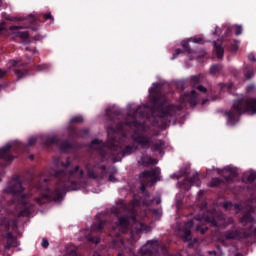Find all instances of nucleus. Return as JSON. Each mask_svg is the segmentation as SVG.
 Instances as JSON below:
<instances>
[{
	"mask_svg": "<svg viewBox=\"0 0 256 256\" xmlns=\"http://www.w3.org/2000/svg\"><path fill=\"white\" fill-rule=\"evenodd\" d=\"M48 143L52 144V143H57V137H51L49 140H48Z\"/></svg>",
	"mask_w": 256,
	"mask_h": 256,
	"instance_id": "nucleus-43",
	"label": "nucleus"
},
{
	"mask_svg": "<svg viewBox=\"0 0 256 256\" xmlns=\"http://www.w3.org/2000/svg\"><path fill=\"white\" fill-rule=\"evenodd\" d=\"M157 203H161V200H160V199H158V200H157Z\"/></svg>",
	"mask_w": 256,
	"mask_h": 256,
	"instance_id": "nucleus-62",
	"label": "nucleus"
},
{
	"mask_svg": "<svg viewBox=\"0 0 256 256\" xmlns=\"http://www.w3.org/2000/svg\"><path fill=\"white\" fill-rule=\"evenodd\" d=\"M118 256H121V254H119Z\"/></svg>",
	"mask_w": 256,
	"mask_h": 256,
	"instance_id": "nucleus-64",
	"label": "nucleus"
},
{
	"mask_svg": "<svg viewBox=\"0 0 256 256\" xmlns=\"http://www.w3.org/2000/svg\"><path fill=\"white\" fill-rule=\"evenodd\" d=\"M177 55H181V49H177L174 56L172 57V59H175V57H177Z\"/></svg>",
	"mask_w": 256,
	"mask_h": 256,
	"instance_id": "nucleus-46",
	"label": "nucleus"
},
{
	"mask_svg": "<svg viewBox=\"0 0 256 256\" xmlns=\"http://www.w3.org/2000/svg\"><path fill=\"white\" fill-rule=\"evenodd\" d=\"M165 147V143H163L161 140H157L154 144H153V151H159L161 153V151H163Z\"/></svg>",
	"mask_w": 256,
	"mask_h": 256,
	"instance_id": "nucleus-20",
	"label": "nucleus"
},
{
	"mask_svg": "<svg viewBox=\"0 0 256 256\" xmlns=\"http://www.w3.org/2000/svg\"><path fill=\"white\" fill-rule=\"evenodd\" d=\"M7 75V70L0 69V79H3Z\"/></svg>",
	"mask_w": 256,
	"mask_h": 256,
	"instance_id": "nucleus-42",
	"label": "nucleus"
},
{
	"mask_svg": "<svg viewBox=\"0 0 256 256\" xmlns=\"http://www.w3.org/2000/svg\"><path fill=\"white\" fill-rule=\"evenodd\" d=\"M45 19H51V21H53V16L51 15V13H47L44 15Z\"/></svg>",
	"mask_w": 256,
	"mask_h": 256,
	"instance_id": "nucleus-44",
	"label": "nucleus"
},
{
	"mask_svg": "<svg viewBox=\"0 0 256 256\" xmlns=\"http://www.w3.org/2000/svg\"><path fill=\"white\" fill-rule=\"evenodd\" d=\"M205 221L206 223H210L212 227H221V225H223V220L221 219L215 220V218L207 217L205 218Z\"/></svg>",
	"mask_w": 256,
	"mask_h": 256,
	"instance_id": "nucleus-16",
	"label": "nucleus"
},
{
	"mask_svg": "<svg viewBox=\"0 0 256 256\" xmlns=\"http://www.w3.org/2000/svg\"><path fill=\"white\" fill-rule=\"evenodd\" d=\"M180 101L182 103H185L188 101V103L192 106L195 107L197 105V92L194 90L191 91L190 94H184L181 98Z\"/></svg>",
	"mask_w": 256,
	"mask_h": 256,
	"instance_id": "nucleus-7",
	"label": "nucleus"
},
{
	"mask_svg": "<svg viewBox=\"0 0 256 256\" xmlns=\"http://www.w3.org/2000/svg\"><path fill=\"white\" fill-rule=\"evenodd\" d=\"M182 47L188 52L191 53V50L189 49V42H183Z\"/></svg>",
	"mask_w": 256,
	"mask_h": 256,
	"instance_id": "nucleus-34",
	"label": "nucleus"
},
{
	"mask_svg": "<svg viewBox=\"0 0 256 256\" xmlns=\"http://www.w3.org/2000/svg\"><path fill=\"white\" fill-rule=\"evenodd\" d=\"M86 239H87V241H92V243H96V245H97V243H99V238H94L93 239V238L87 236Z\"/></svg>",
	"mask_w": 256,
	"mask_h": 256,
	"instance_id": "nucleus-36",
	"label": "nucleus"
},
{
	"mask_svg": "<svg viewBox=\"0 0 256 256\" xmlns=\"http://www.w3.org/2000/svg\"><path fill=\"white\" fill-rule=\"evenodd\" d=\"M193 43H201V39L197 40V38L192 39Z\"/></svg>",
	"mask_w": 256,
	"mask_h": 256,
	"instance_id": "nucleus-50",
	"label": "nucleus"
},
{
	"mask_svg": "<svg viewBox=\"0 0 256 256\" xmlns=\"http://www.w3.org/2000/svg\"><path fill=\"white\" fill-rule=\"evenodd\" d=\"M246 79H251L253 77V71H249L245 73Z\"/></svg>",
	"mask_w": 256,
	"mask_h": 256,
	"instance_id": "nucleus-41",
	"label": "nucleus"
},
{
	"mask_svg": "<svg viewBox=\"0 0 256 256\" xmlns=\"http://www.w3.org/2000/svg\"><path fill=\"white\" fill-rule=\"evenodd\" d=\"M234 207H235V209H239V205H237V204Z\"/></svg>",
	"mask_w": 256,
	"mask_h": 256,
	"instance_id": "nucleus-59",
	"label": "nucleus"
},
{
	"mask_svg": "<svg viewBox=\"0 0 256 256\" xmlns=\"http://www.w3.org/2000/svg\"><path fill=\"white\" fill-rule=\"evenodd\" d=\"M135 141L141 145V147H148L149 146V138L145 136H138L137 138H134Z\"/></svg>",
	"mask_w": 256,
	"mask_h": 256,
	"instance_id": "nucleus-19",
	"label": "nucleus"
},
{
	"mask_svg": "<svg viewBox=\"0 0 256 256\" xmlns=\"http://www.w3.org/2000/svg\"><path fill=\"white\" fill-rule=\"evenodd\" d=\"M196 231H200V233L203 235L207 231V228H201V226H197Z\"/></svg>",
	"mask_w": 256,
	"mask_h": 256,
	"instance_id": "nucleus-38",
	"label": "nucleus"
},
{
	"mask_svg": "<svg viewBox=\"0 0 256 256\" xmlns=\"http://www.w3.org/2000/svg\"><path fill=\"white\" fill-rule=\"evenodd\" d=\"M27 197H29V195L22 194V200L19 201L17 205L10 204L9 208H7V211L15 215V217H25L29 215L31 213V210H29V207H31V205L27 204V202L25 201V198Z\"/></svg>",
	"mask_w": 256,
	"mask_h": 256,
	"instance_id": "nucleus-3",
	"label": "nucleus"
},
{
	"mask_svg": "<svg viewBox=\"0 0 256 256\" xmlns=\"http://www.w3.org/2000/svg\"><path fill=\"white\" fill-rule=\"evenodd\" d=\"M35 143H37V138L35 137L29 138L28 145H35Z\"/></svg>",
	"mask_w": 256,
	"mask_h": 256,
	"instance_id": "nucleus-32",
	"label": "nucleus"
},
{
	"mask_svg": "<svg viewBox=\"0 0 256 256\" xmlns=\"http://www.w3.org/2000/svg\"><path fill=\"white\" fill-rule=\"evenodd\" d=\"M243 113H252V115L256 114L255 98L235 100L231 111L226 113V116L228 117L227 125L233 127V125L239 121V117H241Z\"/></svg>",
	"mask_w": 256,
	"mask_h": 256,
	"instance_id": "nucleus-2",
	"label": "nucleus"
},
{
	"mask_svg": "<svg viewBox=\"0 0 256 256\" xmlns=\"http://www.w3.org/2000/svg\"><path fill=\"white\" fill-rule=\"evenodd\" d=\"M41 245L42 247H44V249H47V247H49V241L42 239Z\"/></svg>",
	"mask_w": 256,
	"mask_h": 256,
	"instance_id": "nucleus-37",
	"label": "nucleus"
},
{
	"mask_svg": "<svg viewBox=\"0 0 256 256\" xmlns=\"http://www.w3.org/2000/svg\"><path fill=\"white\" fill-rule=\"evenodd\" d=\"M109 181H115V177L110 176V177H109Z\"/></svg>",
	"mask_w": 256,
	"mask_h": 256,
	"instance_id": "nucleus-52",
	"label": "nucleus"
},
{
	"mask_svg": "<svg viewBox=\"0 0 256 256\" xmlns=\"http://www.w3.org/2000/svg\"><path fill=\"white\" fill-rule=\"evenodd\" d=\"M187 185H197L199 186V174H195L192 178H190L189 180H186L183 183V187L185 189H189L190 186Z\"/></svg>",
	"mask_w": 256,
	"mask_h": 256,
	"instance_id": "nucleus-11",
	"label": "nucleus"
},
{
	"mask_svg": "<svg viewBox=\"0 0 256 256\" xmlns=\"http://www.w3.org/2000/svg\"><path fill=\"white\" fill-rule=\"evenodd\" d=\"M214 35H221V29L216 27L214 31Z\"/></svg>",
	"mask_w": 256,
	"mask_h": 256,
	"instance_id": "nucleus-45",
	"label": "nucleus"
},
{
	"mask_svg": "<svg viewBox=\"0 0 256 256\" xmlns=\"http://www.w3.org/2000/svg\"><path fill=\"white\" fill-rule=\"evenodd\" d=\"M15 75H17L18 79H23V77H27L28 73L26 72H22L19 69L14 70Z\"/></svg>",
	"mask_w": 256,
	"mask_h": 256,
	"instance_id": "nucleus-24",
	"label": "nucleus"
},
{
	"mask_svg": "<svg viewBox=\"0 0 256 256\" xmlns=\"http://www.w3.org/2000/svg\"><path fill=\"white\" fill-rule=\"evenodd\" d=\"M3 23L2 24H0V31H3Z\"/></svg>",
	"mask_w": 256,
	"mask_h": 256,
	"instance_id": "nucleus-54",
	"label": "nucleus"
},
{
	"mask_svg": "<svg viewBox=\"0 0 256 256\" xmlns=\"http://www.w3.org/2000/svg\"><path fill=\"white\" fill-rule=\"evenodd\" d=\"M21 29H24L22 26H11L10 31L16 36L20 37V39H27L29 37V32L24 31L21 32Z\"/></svg>",
	"mask_w": 256,
	"mask_h": 256,
	"instance_id": "nucleus-8",
	"label": "nucleus"
},
{
	"mask_svg": "<svg viewBox=\"0 0 256 256\" xmlns=\"http://www.w3.org/2000/svg\"><path fill=\"white\" fill-rule=\"evenodd\" d=\"M240 223L244 226L253 227V218H251V214L247 213L245 214L241 219Z\"/></svg>",
	"mask_w": 256,
	"mask_h": 256,
	"instance_id": "nucleus-15",
	"label": "nucleus"
},
{
	"mask_svg": "<svg viewBox=\"0 0 256 256\" xmlns=\"http://www.w3.org/2000/svg\"><path fill=\"white\" fill-rule=\"evenodd\" d=\"M88 176L92 179H95V177H97V175L93 174L92 172H88Z\"/></svg>",
	"mask_w": 256,
	"mask_h": 256,
	"instance_id": "nucleus-49",
	"label": "nucleus"
},
{
	"mask_svg": "<svg viewBox=\"0 0 256 256\" xmlns=\"http://www.w3.org/2000/svg\"><path fill=\"white\" fill-rule=\"evenodd\" d=\"M199 83H201V75H196L191 77V85H193V87H197Z\"/></svg>",
	"mask_w": 256,
	"mask_h": 256,
	"instance_id": "nucleus-23",
	"label": "nucleus"
},
{
	"mask_svg": "<svg viewBox=\"0 0 256 256\" xmlns=\"http://www.w3.org/2000/svg\"><path fill=\"white\" fill-rule=\"evenodd\" d=\"M227 31H228V32H231V28H227Z\"/></svg>",
	"mask_w": 256,
	"mask_h": 256,
	"instance_id": "nucleus-61",
	"label": "nucleus"
},
{
	"mask_svg": "<svg viewBox=\"0 0 256 256\" xmlns=\"http://www.w3.org/2000/svg\"><path fill=\"white\" fill-rule=\"evenodd\" d=\"M71 123H83V116H76L71 119Z\"/></svg>",
	"mask_w": 256,
	"mask_h": 256,
	"instance_id": "nucleus-27",
	"label": "nucleus"
},
{
	"mask_svg": "<svg viewBox=\"0 0 256 256\" xmlns=\"http://www.w3.org/2000/svg\"><path fill=\"white\" fill-rule=\"evenodd\" d=\"M237 49H239V47H238V46H236V47L233 49V51H237Z\"/></svg>",
	"mask_w": 256,
	"mask_h": 256,
	"instance_id": "nucleus-58",
	"label": "nucleus"
},
{
	"mask_svg": "<svg viewBox=\"0 0 256 256\" xmlns=\"http://www.w3.org/2000/svg\"><path fill=\"white\" fill-rule=\"evenodd\" d=\"M193 225H195V223L193 222V220H189L183 229V240L184 241H191V227H193Z\"/></svg>",
	"mask_w": 256,
	"mask_h": 256,
	"instance_id": "nucleus-9",
	"label": "nucleus"
},
{
	"mask_svg": "<svg viewBox=\"0 0 256 256\" xmlns=\"http://www.w3.org/2000/svg\"><path fill=\"white\" fill-rule=\"evenodd\" d=\"M132 221V223H135V227L137 229V231H144L145 233H149V231H151V227L136 222L135 221V217H131V218H119V224L117 225L116 228H114V231H116V235H120V233H125V229H127V226L129 225V222Z\"/></svg>",
	"mask_w": 256,
	"mask_h": 256,
	"instance_id": "nucleus-4",
	"label": "nucleus"
},
{
	"mask_svg": "<svg viewBox=\"0 0 256 256\" xmlns=\"http://www.w3.org/2000/svg\"><path fill=\"white\" fill-rule=\"evenodd\" d=\"M141 191H145V185L143 184L141 187H140Z\"/></svg>",
	"mask_w": 256,
	"mask_h": 256,
	"instance_id": "nucleus-53",
	"label": "nucleus"
},
{
	"mask_svg": "<svg viewBox=\"0 0 256 256\" xmlns=\"http://www.w3.org/2000/svg\"><path fill=\"white\" fill-rule=\"evenodd\" d=\"M253 235H254V237H256V228H255V230L253 232Z\"/></svg>",
	"mask_w": 256,
	"mask_h": 256,
	"instance_id": "nucleus-57",
	"label": "nucleus"
},
{
	"mask_svg": "<svg viewBox=\"0 0 256 256\" xmlns=\"http://www.w3.org/2000/svg\"><path fill=\"white\" fill-rule=\"evenodd\" d=\"M133 151H135V148L131 147V146H127L125 149H124V155H131V153H133Z\"/></svg>",
	"mask_w": 256,
	"mask_h": 256,
	"instance_id": "nucleus-28",
	"label": "nucleus"
},
{
	"mask_svg": "<svg viewBox=\"0 0 256 256\" xmlns=\"http://www.w3.org/2000/svg\"><path fill=\"white\" fill-rule=\"evenodd\" d=\"M11 223H12V222H8V226H9V227H11V225H12Z\"/></svg>",
	"mask_w": 256,
	"mask_h": 256,
	"instance_id": "nucleus-60",
	"label": "nucleus"
},
{
	"mask_svg": "<svg viewBox=\"0 0 256 256\" xmlns=\"http://www.w3.org/2000/svg\"><path fill=\"white\" fill-rule=\"evenodd\" d=\"M198 91H200L201 93H205L207 91V88H205V86L203 85H198L196 86Z\"/></svg>",
	"mask_w": 256,
	"mask_h": 256,
	"instance_id": "nucleus-35",
	"label": "nucleus"
},
{
	"mask_svg": "<svg viewBox=\"0 0 256 256\" xmlns=\"http://www.w3.org/2000/svg\"><path fill=\"white\" fill-rule=\"evenodd\" d=\"M247 93H255L256 88L255 85H250L246 88Z\"/></svg>",
	"mask_w": 256,
	"mask_h": 256,
	"instance_id": "nucleus-30",
	"label": "nucleus"
},
{
	"mask_svg": "<svg viewBox=\"0 0 256 256\" xmlns=\"http://www.w3.org/2000/svg\"><path fill=\"white\" fill-rule=\"evenodd\" d=\"M23 193V186L21 185V180L15 178L11 180L8 186L3 190V195H14L18 196Z\"/></svg>",
	"mask_w": 256,
	"mask_h": 256,
	"instance_id": "nucleus-5",
	"label": "nucleus"
},
{
	"mask_svg": "<svg viewBox=\"0 0 256 256\" xmlns=\"http://www.w3.org/2000/svg\"><path fill=\"white\" fill-rule=\"evenodd\" d=\"M223 207H224V209H228V207H231V203L225 202V203L223 204Z\"/></svg>",
	"mask_w": 256,
	"mask_h": 256,
	"instance_id": "nucleus-48",
	"label": "nucleus"
},
{
	"mask_svg": "<svg viewBox=\"0 0 256 256\" xmlns=\"http://www.w3.org/2000/svg\"><path fill=\"white\" fill-rule=\"evenodd\" d=\"M6 239H7V245L5 246V249L19 246V242H17V239L14 238L11 234H7Z\"/></svg>",
	"mask_w": 256,
	"mask_h": 256,
	"instance_id": "nucleus-12",
	"label": "nucleus"
},
{
	"mask_svg": "<svg viewBox=\"0 0 256 256\" xmlns=\"http://www.w3.org/2000/svg\"><path fill=\"white\" fill-rule=\"evenodd\" d=\"M50 197L49 194H45L43 197L41 198H37L36 199V203H38V205H43V203H45V200Z\"/></svg>",
	"mask_w": 256,
	"mask_h": 256,
	"instance_id": "nucleus-25",
	"label": "nucleus"
},
{
	"mask_svg": "<svg viewBox=\"0 0 256 256\" xmlns=\"http://www.w3.org/2000/svg\"><path fill=\"white\" fill-rule=\"evenodd\" d=\"M57 166L62 167L63 170L57 171L54 176L61 177V179H69L68 182L60 181L56 186L55 195L52 196L54 201H61L67 191H77V188L74 186L75 182H71V179H81L83 177V170L79 169V166H76L73 170H70L68 174L65 173V170L69 167V161L63 163L58 160Z\"/></svg>",
	"mask_w": 256,
	"mask_h": 256,
	"instance_id": "nucleus-1",
	"label": "nucleus"
},
{
	"mask_svg": "<svg viewBox=\"0 0 256 256\" xmlns=\"http://www.w3.org/2000/svg\"><path fill=\"white\" fill-rule=\"evenodd\" d=\"M26 18H18V21H25Z\"/></svg>",
	"mask_w": 256,
	"mask_h": 256,
	"instance_id": "nucleus-56",
	"label": "nucleus"
},
{
	"mask_svg": "<svg viewBox=\"0 0 256 256\" xmlns=\"http://www.w3.org/2000/svg\"><path fill=\"white\" fill-rule=\"evenodd\" d=\"M250 61H255V57H249Z\"/></svg>",
	"mask_w": 256,
	"mask_h": 256,
	"instance_id": "nucleus-55",
	"label": "nucleus"
},
{
	"mask_svg": "<svg viewBox=\"0 0 256 256\" xmlns=\"http://www.w3.org/2000/svg\"><path fill=\"white\" fill-rule=\"evenodd\" d=\"M173 113H175V106H168L161 111L160 117L165 119V117H171Z\"/></svg>",
	"mask_w": 256,
	"mask_h": 256,
	"instance_id": "nucleus-13",
	"label": "nucleus"
},
{
	"mask_svg": "<svg viewBox=\"0 0 256 256\" xmlns=\"http://www.w3.org/2000/svg\"><path fill=\"white\" fill-rule=\"evenodd\" d=\"M239 237V234H237V231L228 233L226 235V239H237Z\"/></svg>",
	"mask_w": 256,
	"mask_h": 256,
	"instance_id": "nucleus-26",
	"label": "nucleus"
},
{
	"mask_svg": "<svg viewBox=\"0 0 256 256\" xmlns=\"http://www.w3.org/2000/svg\"><path fill=\"white\" fill-rule=\"evenodd\" d=\"M224 174L228 175V176H226V181H229V180L233 179V177H237V169L231 168V167H226L224 169Z\"/></svg>",
	"mask_w": 256,
	"mask_h": 256,
	"instance_id": "nucleus-14",
	"label": "nucleus"
},
{
	"mask_svg": "<svg viewBox=\"0 0 256 256\" xmlns=\"http://www.w3.org/2000/svg\"><path fill=\"white\" fill-rule=\"evenodd\" d=\"M256 179V173H251L249 176H248V181H255Z\"/></svg>",
	"mask_w": 256,
	"mask_h": 256,
	"instance_id": "nucleus-39",
	"label": "nucleus"
},
{
	"mask_svg": "<svg viewBox=\"0 0 256 256\" xmlns=\"http://www.w3.org/2000/svg\"><path fill=\"white\" fill-rule=\"evenodd\" d=\"M140 163L142 165H157V160L151 158L150 156H143Z\"/></svg>",
	"mask_w": 256,
	"mask_h": 256,
	"instance_id": "nucleus-17",
	"label": "nucleus"
},
{
	"mask_svg": "<svg viewBox=\"0 0 256 256\" xmlns=\"http://www.w3.org/2000/svg\"><path fill=\"white\" fill-rule=\"evenodd\" d=\"M11 144H6L2 149H0V159H5L6 161H12L13 157L9 154V149H11Z\"/></svg>",
	"mask_w": 256,
	"mask_h": 256,
	"instance_id": "nucleus-10",
	"label": "nucleus"
},
{
	"mask_svg": "<svg viewBox=\"0 0 256 256\" xmlns=\"http://www.w3.org/2000/svg\"><path fill=\"white\" fill-rule=\"evenodd\" d=\"M147 244L154 245V247H159V242L157 240L148 241Z\"/></svg>",
	"mask_w": 256,
	"mask_h": 256,
	"instance_id": "nucleus-33",
	"label": "nucleus"
},
{
	"mask_svg": "<svg viewBox=\"0 0 256 256\" xmlns=\"http://www.w3.org/2000/svg\"><path fill=\"white\" fill-rule=\"evenodd\" d=\"M102 169H105V166H102Z\"/></svg>",
	"mask_w": 256,
	"mask_h": 256,
	"instance_id": "nucleus-63",
	"label": "nucleus"
},
{
	"mask_svg": "<svg viewBox=\"0 0 256 256\" xmlns=\"http://www.w3.org/2000/svg\"><path fill=\"white\" fill-rule=\"evenodd\" d=\"M28 18L31 19L30 23H35V20H36L35 16L29 15Z\"/></svg>",
	"mask_w": 256,
	"mask_h": 256,
	"instance_id": "nucleus-47",
	"label": "nucleus"
},
{
	"mask_svg": "<svg viewBox=\"0 0 256 256\" xmlns=\"http://www.w3.org/2000/svg\"><path fill=\"white\" fill-rule=\"evenodd\" d=\"M220 183L221 181L219 180V178L212 179V187H217V185H219Z\"/></svg>",
	"mask_w": 256,
	"mask_h": 256,
	"instance_id": "nucleus-31",
	"label": "nucleus"
},
{
	"mask_svg": "<svg viewBox=\"0 0 256 256\" xmlns=\"http://www.w3.org/2000/svg\"><path fill=\"white\" fill-rule=\"evenodd\" d=\"M222 67L221 65H213L210 69L211 73H217L218 71H221Z\"/></svg>",
	"mask_w": 256,
	"mask_h": 256,
	"instance_id": "nucleus-29",
	"label": "nucleus"
},
{
	"mask_svg": "<svg viewBox=\"0 0 256 256\" xmlns=\"http://www.w3.org/2000/svg\"><path fill=\"white\" fill-rule=\"evenodd\" d=\"M23 63H21V60H10L9 61V69L13 67H23Z\"/></svg>",
	"mask_w": 256,
	"mask_h": 256,
	"instance_id": "nucleus-22",
	"label": "nucleus"
},
{
	"mask_svg": "<svg viewBox=\"0 0 256 256\" xmlns=\"http://www.w3.org/2000/svg\"><path fill=\"white\" fill-rule=\"evenodd\" d=\"M159 175H161V170L159 168L153 169L151 171H145L140 174V178L145 179V181H159Z\"/></svg>",
	"mask_w": 256,
	"mask_h": 256,
	"instance_id": "nucleus-6",
	"label": "nucleus"
},
{
	"mask_svg": "<svg viewBox=\"0 0 256 256\" xmlns=\"http://www.w3.org/2000/svg\"><path fill=\"white\" fill-rule=\"evenodd\" d=\"M105 226V223L103 222H98L97 224H94L92 226V232L93 233H99L100 231H102L103 227Z\"/></svg>",
	"mask_w": 256,
	"mask_h": 256,
	"instance_id": "nucleus-21",
	"label": "nucleus"
},
{
	"mask_svg": "<svg viewBox=\"0 0 256 256\" xmlns=\"http://www.w3.org/2000/svg\"><path fill=\"white\" fill-rule=\"evenodd\" d=\"M243 33V28L241 26H236V35H241Z\"/></svg>",
	"mask_w": 256,
	"mask_h": 256,
	"instance_id": "nucleus-40",
	"label": "nucleus"
},
{
	"mask_svg": "<svg viewBox=\"0 0 256 256\" xmlns=\"http://www.w3.org/2000/svg\"><path fill=\"white\" fill-rule=\"evenodd\" d=\"M214 51H215L218 59H222L223 58V53H224L223 46H221L217 42H214Z\"/></svg>",
	"mask_w": 256,
	"mask_h": 256,
	"instance_id": "nucleus-18",
	"label": "nucleus"
},
{
	"mask_svg": "<svg viewBox=\"0 0 256 256\" xmlns=\"http://www.w3.org/2000/svg\"><path fill=\"white\" fill-rule=\"evenodd\" d=\"M97 143H99V140H93L92 141V145H97Z\"/></svg>",
	"mask_w": 256,
	"mask_h": 256,
	"instance_id": "nucleus-51",
	"label": "nucleus"
}]
</instances>
